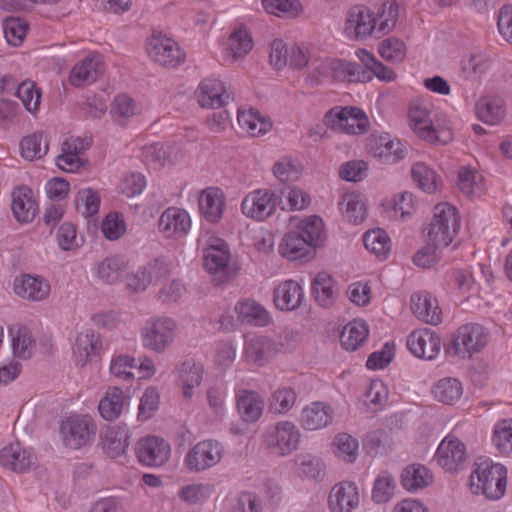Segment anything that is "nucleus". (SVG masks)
<instances>
[{
  "label": "nucleus",
  "instance_id": "obj_52",
  "mask_svg": "<svg viewBox=\"0 0 512 512\" xmlns=\"http://www.w3.org/2000/svg\"><path fill=\"white\" fill-rule=\"evenodd\" d=\"M296 398L293 388L289 386L278 387L269 399L270 410L277 414H285L294 406Z\"/></svg>",
  "mask_w": 512,
  "mask_h": 512
},
{
  "label": "nucleus",
  "instance_id": "obj_36",
  "mask_svg": "<svg viewBox=\"0 0 512 512\" xmlns=\"http://www.w3.org/2000/svg\"><path fill=\"white\" fill-rule=\"evenodd\" d=\"M279 253L288 260L295 261L307 258L311 255L313 248L301 236L297 230L290 231L284 235L278 247Z\"/></svg>",
  "mask_w": 512,
  "mask_h": 512
},
{
  "label": "nucleus",
  "instance_id": "obj_14",
  "mask_svg": "<svg viewBox=\"0 0 512 512\" xmlns=\"http://www.w3.org/2000/svg\"><path fill=\"white\" fill-rule=\"evenodd\" d=\"M360 504V489L353 481L344 480L334 484L327 497L330 512H354Z\"/></svg>",
  "mask_w": 512,
  "mask_h": 512
},
{
  "label": "nucleus",
  "instance_id": "obj_60",
  "mask_svg": "<svg viewBox=\"0 0 512 512\" xmlns=\"http://www.w3.org/2000/svg\"><path fill=\"white\" fill-rule=\"evenodd\" d=\"M137 367V360L128 355L120 354L112 358L110 363V373L122 380L134 378L133 369Z\"/></svg>",
  "mask_w": 512,
  "mask_h": 512
},
{
  "label": "nucleus",
  "instance_id": "obj_63",
  "mask_svg": "<svg viewBox=\"0 0 512 512\" xmlns=\"http://www.w3.org/2000/svg\"><path fill=\"white\" fill-rule=\"evenodd\" d=\"M493 442L502 452H512V419H505L496 424Z\"/></svg>",
  "mask_w": 512,
  "mask_h": 512
},
{
  "label": "nucleus",
  "instance_id": "obj_26",
  "mask_svg": "<svg viewBox=\"0 0 512 512\" xmlns=\"http://www.w3.org/2000/svg\"><path fill=\"white\" fill-rule=\"evenodd\" d=\"M178 380L182 388V395L186 400H191L195 389L200 386L203 380L204 368L202 364L188 359L176 367Z\"/></svg>",
  "mask_w": 512,
  "mask_h": 512
},
{
  "label": "nucleus",
  "instance_id": "obj_41",
  "mask_svg": "<svg viewBox=\"0 0 512 512\" xmlns=\"http://www.w3.org/2000/svg\"><path fill=\"white\" fill-rule=\"evenodd\" d=\"M126 270V261L122 256H110L96 266V274L100 281L106 284L119 282Z\"/></svg>",
  "mask_w": 512,
  "mask_h": 512
},
{
  "label": "nucleus",
  "instance_id": "obj_54",
  "mask_svg": "<svg viewBox=\"0 0 512 512\" xmlns=\"http://www.w3.org/2000/svg\"><path fill=\"white\" fill-rule=\"evenodd\" d=\"M488 69V62L482 55L470 54L460 62V75L465 80H475Z\"/></svg>",
  "mask_w": 512,
  "mask_h": 512
},
{
  "label": "nucleus",
  "instance_id": "obj_49",
  "mask_svg": "<svg viewBox=\"0 0 512 512\" xmlns=\"http://www.w3.org/2000/svg\"><path fill=\"white\" fill-rule=\"evenodd\" d=\"M395 489V478L388 472H382L374 481L372 488V500L376 504L387 503L393 498Z\"/></svg>",
  "mask_w": 512,
  "mask_h": 512
},
{
  "label": "nucleus",
  "instance_id": "obj_64",
  "mask_svg": "<svg viewBox=\"0 0 512 512\" xmlns=\"http://www.w3.org/2000/svg\"><path fill=\"white\" fill-rule=\"evenodd\" d=\"M228 512H262V501L253 493L242 492L233 500Z\"/></svg>",
  "mask_w": 512,
  "mask_h": 512
},
{
  "label": "nucleus",
  "instance_id": "obj_29",
  "mask_svg": "<svg viewBox=\"0 0 512 512\" xmlns=\"http://www.w3.org/2000/svg\"><path fill=\"white\" fill-rule=\"evenodd\" d=\"M101 348L99 335L93 330L80 332L73 345V361L77 366L83 367L98 355Z\"/></svg>",
  "mask_w": 512,
  "mask_h": 512
},
{
  "label": "nucleus",
  "instance_id": "obj_17",
  "mask_svg": "<svg viewBox=\"0 0 512 512\" xmlns=\"http://www.w3.org/2000/svg\"><path fill=\"white\" fill-rule=\"evenodd\" d=\"M369 147L374 157L387 164L397 163L407 154V146L389 134L373 136Z\"/></svg>",
  "mask_w": 512,
  "mask_h": 512
},
{
  "label": "nucleus",
  "instance_id": "obj_57",
  "mask_svg": "<svg viewBox=\"0 0 512 512\" xmlns=\"http://www.w3.org/2000/svg\"><path fill=\"white\" fill-rule=\"evenodd\" d=\"M100 198L91 188L79 190L75 198V207L84 217H90L98 213Z\"/></svg>",
  "mask_w": 512,
  "mask_h": 512
},
{
  "label": "nucleus",
  "instance_id": "obj_33",
  "mask_svg": "<svg viewBox=\"0 0 512 512\" xmlns=\"http://www.w3.org/2000/svg\"><path fill=\"white\" fill-rule=\"evenodd\" d=\"M273 339L266 336H254L246 340L244 357L247 362L263 366L276 354Z\"/></svg>",
  "mask_w": 512,
  "mask_h": 512
},
{
  "label": "nucleus",
  "instance_id": "obj_23",
  "mask_svg": "<svg viewBox=\"0 0 512 512\" xmlns=\"http://www.w3.org/2000/svg\"><path fill=\"white\" fill-rule=\"evenodd\" d=\"M304 300L302 286L295 280H285L274 289L273 301L281 311H293L300 307Z\"/></svg>",
  "mask_w": 512,
  "mask_h": 512
},
{
  "label": "nucleus",
  "instance_id": "obj_48",
  "mask_svg": "<svg viewBox=\"0 0 512 512\" xmlns=\"http://www.w3.org/2000/svg\"><path fill=\"white\" fill-rule=\"evenodd\" d=\"M411 176L417 183L418 187L424 192L433 194L438 191V176L435 171L430 169L425 163H415L411 168Z\"/></svg>",
  "mask_w": 512,
  "mask_h": 512
},
{
  "label": "nucleus",
  "instance_id": "obj_20",
  "mask_svg": "<svg viewBox=\"0 0 512 512\" xmlns=\"http://www.w3.org/2000/svg\"><path fill=\"white\" fill-rule=\"evenodd\" d=\"M196 95L201 107L211 109L226 105L230 98L224 83L214 77L203 79L198 86Z\"/></svg>",
  "mask_w": 512,
  "mask_h": 512
},
{
  "label": "nucleus",
  "instance_id": "obj_50",
  "mask_svg": "<svg viewBox=\"0 0 512 512\" xmlns=\"http://www.w3.org/2000/svg\"><path fill=\"white\" fill-rule=\"evenodd\" d=\"M297 232L311 245L312 248L316 247L323 239L324 223L318 216H309L297 227Z\"/></svg>",
  "mask_w": 512,
  "mask_h": 512
},
{
  "label": "nucleus",
  "instance_id": "obj_12",
  "mask_svg": "<svg viewBox=\"0 0 512 512\" xmlns=\"http://www.w3.org/2000/svg\"><path fill=\"white\" fill-rule=\"evenodd\" d=\"M146 50L149 57L161 66L175 67L184 60L178 43L162 33H154L148 39Z\"/></svg>",
  "mask_w": 512,
  "mask_h": 512
},
{
  "label": "nucleus",
  "instance_id": "obj_1",
  "mask_svg": "<svg viewBox=\"0 0 512 512\" xmlns=\"http://www.w3.org/2000/svg\"><path fill=\"white\" fill-rule=\"evenodd\" d=\"M398 16L399 6L395 1L383 3L376 12L367 6L355 5L347 11L344 33L356 41L381 38L394 29Z\"/></svg>",
  "mask_w": 512,
  "mask_h": 512
},
{
  "label": "nucleus",
  "instance_id": "obj_4",
  "mask_svg": "<svg viewBox=\"0 0 512 512\" xmlns=\"http://www.w3.org/2000/svg\"><path fill=\"white\" fill-rule=\"evenodd\" d=\"M177 329V322L173 318L152 316L140 330L142 345L149 351L163 353L173 344Z\"/></svg>",
  "mask_w": 512,
  "mask_h": 512
},
{
  "label": "nucleus",
  "instance_id": "obj_35",
  "mask_svg": "<svg viewBox=\"0 0 512 512\" xmlns=\"http://www.w3.org/2000/svg\"><path fill=\"white\" fill-rule=\"evenodd\" d=\"M237 120L240 128L252 137L265 135L272 129L270 118L252 108L239 109Z\"/></svg>",
  "mask_w": 512,
  "mask_h": 512
},
{
  "label": "nucleus",
  "instance_id": "obj_22",
  "mask_svg": "<svg viewBox=\"0 0 512 512\" xmlns=\"http://www.w3.org/2000/svg\"><path fill=\"white\" fill-rule=\"evenodd\" d=\"M424 231L432 245L448 246V203H438L434 206L432 218Z\"/></svg>",
  "mask_w": 512,
  "mask_h": 512
},
{
  "label": "nucleus",
  "instance_id": "obj_9",
  "mask_svg": "<svg viewBox=\"0 0 512 512\" xmlns=\"http://www.w3.org/2000/svg\"><path fill=\"white\" fill-rule=\"evenodd\" d=\"M97 431V425L88 415H74L61 422L60 435L68 448L79 449L90 444Z\"/></svg>",
  "mask_w": 512,
  "mask_h": 512
},
{
  "label": "nucleus",
  "instance_id": "obj_51",
  "mask_svg": "<svg viewBox=\"0 0 512 512\" xmlns=\"http://www.w3.org/2000/svg\"><path fill=\"white\" fill-rule=\"evenodd\" d=\"M363 242L367 250L377 257L385 259L390 251V238L382 229L368 231L363 236Z\"/></svg>",
  "mask_w": 512,
  "mask_h": 512
},
{
  "label": "nucleus",
  "instance_id": "obj_10",
  "mask_svg": "<svg viewBox=\"0 0 512 512\" xmlns=\"http://www.w3.org/2000/svg\"><path fill=\"white\" fill-rule=\"evenodd\" d=\"M264 441L277 456H287L295 451L300 442L299 429L290 421H280L268 427Z\"/></svg>",
  "mask_w": 512,
  "mask_h": 512
},
{
  "label": "nucleus",
  "instance_id": "obj_13",
  "mask_svg": "<svg viewBox=\"0 0 512 512\" xmlns=\"http://www.w3.org/2000/svg\"><path fill=\"white\" fill-rule=\"evenodd\" d=\"M408 118L410 127L419 137L431 143L440 141L444 127L432 122L428 107L422 99L417 98L410 102Z\"/></svg>",
  "mask_w": 512,
  "mask_h": 512
},
{
  "label": "nucleus",
  "instance_id": "obj_38",
  "mask_svg": "<svg viewBox=\"0 0 512 512\" xmlns=\"http://www.w3.org/2000/svg\"><path fill=\"white\" fill-rule=\"evenodd\" d=\"M234 310L242 323L259 327L267 326L270 323V316L267 310L252 299L238 301Z\"/></svg>",
  "mask_w": 512,
  "mask_h": 512
},
{
  "label": "nucleus",
  "instance_id": "obj_44",
  "mask_svg": "<svg viewBox=\"0 0 512 512\" xmlns=\"http://www.w3.org/2000/svg\"><path fill=\"white\" fill-rule=\"evenodd\" d=\"M343 216L351 223H362L367 216L366 204L359 194L348 193L339 203Z\"/></svg>",
  "mask_w": 512,
  "mask_h": 512
},
{
  "label": "nucleus",
  "instance_id": "obj_18",
  "mask_svg": "<svg viewBox=\"0 0 512 512\" xmlns=\"http://www.w3.org/2000/svg\"><path fill=\"white\" fill-rule=\"evenodd\" d=\"M191 227V219L187 211L177 207L167 208L158 221L159 231L167 238L185 236Z\"/></svg>",
  "mask_w": 512,
  "mask_h": 512
},
{
  "label": "nucleus",
  "instance_id": "obj_19",
  "mask_svg": "<svg viewBox=\"0 0 512 512\" xmlns=\"http://www.w3.org/2000/svg\"><path fill=\"white\" fill-rule=\"evenodd\" d=\"M236 409L240 419L248 424L257 422L264 411V398L255 390L238 389L235 393Z\"/></svg>",
  "mask_w": 512,
  "mask_h": 512
},
{
  "label": "nucleus",
  "instance_id": "obj_61",
  "mask_svg": "<svg viewBox=\"0 0 512 512\" xmlns=\"http://www.w3.org/2000/svg\"><path fill=\"white\" fill-rule=\"evenodd\" d=\"M16 95L29 112L33 113L38 110L41 102V92L36 88L34 82H22L17 88Z\"/></svg>",
  "mask_w": 512,
  "mask_h": 512
},
{
  "label": "nucleus",
  "instance_id": "obj_3",
  "mask_svg": "<svg viewBox=\"0 0 512 512\" xmlns=\"http://www.w3.org/2000/svg\"><path fill=\"white\" fill-rule=\"evenodd\" d=\"M203 243L204 268L216 284L230 281L236 275L230 265L231 254L226 242L214 235L206 234L200 239Z\"/></svg>",
  "mask_w": 512,
  "mask_h": 512
},
{
  "label": "nucleus",
  "instance_id": "obj_58",
  "mask_svg": "<svg viewBox=\"0 0 512 512\" xmlns=\"http://www.w3.org/2000/svg\"><path fill=\"white\" fill-rule=\"evenodd\" d=\"M272 171L273 175L283 183L297 181L302 173L300 165L290 157H282L276 161Z\"/></svg>",
  "mask_w": 512,
  "mask_h": 512
},
{
  "label": "nucleus",
  "instance_id": "obj_31",
  "mask_svg": "<svg viewBox=\"0 0 512 512\" xmlns=\"http://www.w3.org/2000/svg\"><path fill=\"white\" fill-rule=\"evenodd\" d=\"M14 291L23 299L41 301L50 294V285L43 277L25 274L15 279Z\"/></svg>",
  "mask_w": 512,
  "mask_h": 512
},
{
  "label": "nucleus",
  "instance_id": "obj_37",
  "mask_svg": "<svg viewBox=\"0 0 512 512\" xmlns=\"http://www.w3.org/2000/svg\"><path fill=\"white\" fill-rule=\"evenodd\" d=\"M127 399L128 396L121 388L109 387L98 405L101 417L107 421L118 419L123 412Z\"/></svg>",
  "mask_w": 512,
  "mask_h": 512
},
{
  "label": "nucleus",
  "instance_id": "obj_11",
  "mask_svg": "<svg viewBox=\"0 0 512 512\" xmlns=\"http://www.w3.org/2000/svg\"><path fill=\"white\" fill-rule=\"evenodd\" d=\"M278 200L274 191L266 188L256 189L244 196L241 212L247 218L264 221L275 213Z\"/></svg>",
  "mask_w": 512,
  "mask_h": 512
},
{
  "label": "nucleus",
  "instance_id": "obj_45",
  "mask_svg": "<svg viewBox=\"0 0 512 512\" xmlns=\"http://www.w3.org/2000/svg\"><path fill=\"white\" fill-rule=\"evenodd\" d=\"M315 299L322 307H329L336 298V286L327 272H320L313 281Z\"/></svg>",
  "mask_w": 512,
  "mask_h": 512
},
{
  "label": "nucleus",
  "instance_id": "obj_40",
  "mask_svg": "<svg viewBox=\"0 0 512 512\" xmlns=\"http://www.w3.org/2000/svg\"><path fill=\"white\" fill-rule=\"evenodd\" d=\"M105 453L115 458L123 454L129 445V431L124 426L108 427L102 436Z\"/></svg>",
  "mask_w": 512,
  "mask_h": 512
},
{
  "label": "nucleus",
  "instance_id": "obj_55",
  "mask_svg": "<svg viewBox=\"0 0 512 512\" xmlns=\"http://www.w3.org/2000/svg\"><path fill=\"white\" fill-rule=\"evenodd\" d=\"M212 488L206 483H193L180 488L178 496L180 500L189 504L196 505L204 502L210 497Z\"/></svg>",
  "mask_w": 512,
  "mask_h": 512
},
{
  "label": "nucleus",
  "instance_id": "obj_43",
  "mask_svg": "<svg viewBox=\"0 0 512 512\" xmlns=\"http://www.w3.org/2000/svg\"><path fill=\"white\" fill-rule=\"evenodd\" d=\"M253 48V40L245 27L236 28L229 36L226 55L232 60H238L247 55Z\"/></svg>",
  "mask_w": 512,
  "mask_h": 512
},
{
  "label": "nucleus",
  "instance_id": "obj_8",
  "mask_svg": "<svg viewBox=\"0 0 512 512\" xmlns=\"http://www.w3.org/2000/svg\"><path fill=\"white\" fill-rule=\"evenodd\" d=\"M325 125L337 132L360 135L368 131L369 120L359 108L346 106L334 107L324 116Z\"/></svg>",
  "mask_w": 512,
  "mask_h": 512
},
{
  "label": "nucleus",
  "instance_id": "obj_42",
  "mask_svg": "<svg viewBox=\"0 0 512 512\" xmlns=\"http://www.w3.org/2000/svg\"><path fill=\"white\" fill-rule=\"evenodd\" d=\"M368 333L369 330L365 321L354 320L349 322L341 332V345L345 350L355 351L364 343Z\"/></svg>",
  "mask_w": 512,
  "mask_h": 512
},
{
  "label": "nucleus",
  "instance_id": "obj_15",
  "mask_svg": "<svg viewBox=\"0 0 512 512\" xmlns=\"http://www.w3.org/2000/svg\"><path fill=\"white\" fill-rule=\"evenodd\" d=\"M170 452L169 444L156 436L143 437L136 444V455L139 461L146 466H162L168 461Z\"/></svg>",
  "mask_w": 512,
  "mask_h": 512
},
{
  "label": "nucleus",
  "instance_id": "obj_59",
  "mask_svg": "<svg viewBox=\"0 0 512 512\" xmlns=\"http://www.w3.org/2000/svg\"><path fill=\"white\" fill-rule=\"evenodd\" d=\"M28 31L27 23L20 18H7L3 22L4 37L11 46H19Z\"/></svg>",
  "mask_w": 512,
  "mask_h": 512
},
{
  "label": "nucleus",
  "instance_id": "obj_53",
  "mask_svg": "<svg viewBox=\"0 0 512 512\" xmlns=\"http://www.w3.org/2000/svg\"><path fill=\"white\" fill-rule=\"evenodd\" d=\"M378 53L387 62L400 63L406 57L407 48L401 39L389 37L379 43Z\"/></svg>",
  "mask_w": 512,
  "mask_h": 512
},
{
  "label": "nucleus",
  "instance_id": "obj_2",
  "mask_svg": "<svg viewBox=\"0 0 512 512\" xmlns=\"http://www.w3.org/2000/svg\"><path fill=\"white\" fill-rule=\"evenodd\" d=\"M507 470L489 459H479L473 465L469 478L471 492L475 495L482 494L489 500L500 499L506 491Z\"/></svg>",
  "mask_w": 512,
  "mask_h": 512
},
{
  "label": "nucleus",
  "instance_id": "obj_46",
  "mask_svg": "<svg viewBox=\"0 0 512 512\" xmlns=\"http://www.w3.org/2000/svg\"><path fill=\"white\" fill-rule=\"evenodd\" d=\"M296 471L299 476L310 479H321L324 476L325 464L323 460L310 453H302L295 459Z\"/></svg>",
  "mask_w": 512,
  "mask_h": 512
},
{
  "label": "nucleus",
  "instance_id": "obj_34",
  "mask_svg": "<svg viewBox=\"0 0 512 512\" xmlns=\"http://www.w3.org/2000/svg\"><path fill=\"white\" fill-rule=\"evenodd\" d=\"M400 481L407 492L418 493L432 484L433 475L424 465L413 463L403 469Z\"/></svg>",
  "mask_w": 512,
  "mask_h": 512
},
{
  "label": "nucleus",
  "instance_id": "obj_27",
  "mask_svg": "<svg viewBox=\"0 0 512 512\" xmlns=\"http://www.w3.org/2000/svg\"><path fill=\"white\" fill-rule=\"evenodd\" d=\"M35 460L34 454L19 443H11L0 451V464L15 472H26Z\"/></svg>",
  "mask_w": 512,
  "mask_h": 512
},
{
  "label": "nucleus",
  "instance_id": "obj_25",
  "mask_svg": "<svg viewBox=\"0 0 512 512\" xmlns=\"http://www.w3.org/2000/svg\"><path fill=\"white\" fill-rule=\"evenodd\" d=\"M479 120L488 125H498L506 117V104L502 97L488 94L478 99L475 105Z\"/></svg>",
  "mask_w": 512,
  "mask_h": 512
},
{
  "label": "nucleus",
  "instance_id": "obj_5",
  "mask_svg": "<svg viewBox=\"0 0 512 512\" xmlns=\"http://www.w3.org/2000/svg\"><path fill=\"white\" fill-rule=\"evenodd\" d=\"M226 455L224 444L205 439L193 445L184 457V466L191 473H201L219 465Z\"/></svg>",
  "mask_w": 512,
  "mask_h": 512
},
{
  "label": "nucleus",
  "instance_id": "obj_62",
  "mask_svg": "<svg viewBox=\"0 0 512 512\" xmlns=\"http://www.w3.org/2000/svg\"><path fill=\"white\" fill-rule=\"evenodd\" d=\"M334 445L337 448V456L342 460L351 463L353 462L358 455V441L348 435V434H339L335 440Z\"/></svg>",
  "mask_w": 512,
  "mask_h": 512
},
{
  "label": "nucleus",
  "instance_id": "obj_30",
  "mask_svg": "<svg viewBox=\"0 0 512 512\" xmlns=\"http://www.w3.org/2000/svg\"><path fill=\"white\" fill-rule=\"evenodd\" d=\"M334 411L324 402H312L303 408L300 422L304 429L315 431L332 423Z\"/></svg>",
  "mask_w": 512,
  "mask_h": 512
},
{
  "label": "nucleus",
  "instance_id": "obj_6",
  "mask_svg": "<svg viewBox=\"0 0 512 512\" xmlns=\"http://www.w3.org/2000/svg\"><path fill=\"white\" fill-rule=\"evenodd\" d=\"M490 331L479 323L461 325L450 341V349L454 355L466 359L481 352L490 342Z\"/></svg>",
  "mask_w": 512,
  "mask_h": 512
},
{
  "label": "nucleus",
  "instance_id": "obj_32",
  "mask_svg": "<svg viewBox=\"0 0 512 512\" xmlns=\"http://www.w3.org/2000/svg\"><path fill=\"white\" fill-rule=\"evenodd\" d=\"M11 208L19 222H31L38 212V205L32 190L26 186L15 188L12 192Z\"/></svg>",
  "mask_w": 512,
  "mask_h": 512
},
{
  "label": "nucleus",
  "instance_id": "obj_16",
  "mask_svg": "<svg viewBox=\"0 0 512 512\" xmlns=\"http://www.w3.org/2000/svg\"><path fill=\"white\" fill-rule=\"evenodd\" d=\"M407 348L417 358L433 360L441 350V339L428 328L417 329L407 337Z\"/></svg>",
  "mask_w": 512,
  "mask_h": 512
},
{
  "label": "nucleus",
  "instance_id": "obj_56",
  "mask_svg": "<svg viewBox=\"0 0 512 512\" xmlns=\"http://www.w3.org/2000/svg\"><path fill=\"white\" fill-rule=\"evenodd\" d=\"M264 10L278 17L292 18L301 11V5L297 0H262Z\"/></svg>",
  "mask_w": 512,
  "mask_h": 512
},
{
  "label": "nucleus",
  "instance_id": "obj_47",
  "mask_svg": "<svg viewBox=\"0 0 512 512\" xmlns=\"http://www.w3.org/2000/svg\"><path fill=\"white\" fill-rule=\"evenodd\" d=\"M48 140L44 133H34L22 139L20 143L21 155L27 160L43 157L48 152Z\"/></svg>",
  "mask_w": 512,
  "mask_h": 512
},
{
  "label": "nucleus",
  "instance_id": "obj_21",
  "mask_svg": "<svg viewBox=\"0 0 512 512\" xmlns=\"http://www.w3.org/2000/svg\"><path fill=\"white\" fill-rule=\"evenodd\" d=\"M198 203L203 217L210 223H217L224 214L226 197L220 188L208 187L201 191Z\"/></svg>",
  "mask_w": 512,
  "mask_h": 512
},
{
  "label": "nucleus",
  "instance_id": "obj_39",
  "mask_svg": "<svg viewBox=\"0 0 512 512\" xmlns=\"http://www.w3.org/2000/svg\"><path fill=\"white\" fill-rule=\"evenodd\" d=\"M9 332L14 355L20 359L31 358L36 348L32 331L26 326L14 325Z\"/></svg>",
  "mask_w": 512,
  "mask_h": 512
},
{
  "label": "nucleus",
  "instance_id": "obj_24",
  "mask_svg": "<svg viewBox=\"0 0 512 512\" xmlns=\"http://www.w3.org/2000/svg\"><path fill=\"white\" fill-rule=\"evenodd\" d=\"M103 61L99 54H91L77 63L70 73V83L80 87L91 84L103 73Z\"/></svg>",
  "mask_w": 512,
  "mask_h": 512
},
{
  "label": "nucleus",
  "instance_id": "obj_7",
  "mask_svg": "<svg viewBox=\"0 0 512 512\" xmlns=\"http://www.w3.org/2000/svg\"><path fill=\"white\" fill-rule=\"evenodd\" d=\"M313 77L317 82L324 80L368 82L371 75L359 64L343 59H325L315 66Z\"/></svg>",
  "mask_w": 512,
  "mask_h": 512
},
{
  "label": "nucleus",
  "instance_id": "obj_28",
  "mask_svg": "<svg viewBox=\"0 0 512 512\" xmlns=\"http://www.w3.org/2000/svg\"><path fill=\"white\" fill-rule=\"evenodd\" d=\"M412 313L422 322L437 325L441 322L442 311L438 301L427 293H413L410 298Z\"/></svg>",
  "mask_w": 512,
  "mask_h": 512
}]
</instances>
